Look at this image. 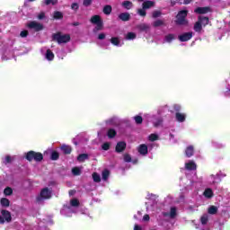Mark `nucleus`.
I'll use <instances>...</instances> for the list:
<instances>
[{
  "label": "nucleus",
  "instance_id": "f257e3e1",
  "mask_svg": "<svg viewBox=\"0 0 230 230\" xmlns=\"http://www.w3.org/2000/svg\"><path fill=\"white\" fill-rule=\"evenodd\" d=\"M53 42H58V44H67L71 40V35L62 34L61 31H58L52 34Z\"/></svg>",
  "mask_w": 230,
  "mask_h": 230
},
{
  "label": "nucleus",
  "instance_id": "f03ea898",
  "mask_svg": "<svg viewBox=\"0 0 230 230\" xmlns=\"http://www.w3.org/2000/svg\"><path fill=\"white\" fill-rule=\"evenodd\" d=\"M188 10H181L176 15L175 24L177 26H188Z\"/></svg>",
  "mask_w": 230,
  "mask_h": 230
},
{
  "label": "nucleus",
  "instance_id": "7ed1b4c3",
  "mask_svg": "<svg viewBox=\"0 0 230 230\" xmlns=\"http://www.w3.org/2000/svg\"><path fill=\"white\" fill-rule=\"evenodd\" d=\"M25 159L31 163V161H36V163H40L44 159V155L42 153L35 152V151H29L25 155Z\"/></svg>",
  "mask_w": 230,
  "mask_h": 230
},
{
  "label": "nucleus",
  "instance_id": "20e7f679",
  "mask_svg": "<svg viewBox=\"0 0 230 230\" xmlns=\"http://www.w3.org/2000/svg\"><path fill=\"white\" fill-rule=\"evenodd\" d=\"M52 190L48 187L43 188L40 193V196L37 197V201L40 202V200H49L52 197Z\"/></svg>",
  "mask_w": 230,
  "mask_h": 230
},
{
  "label": "nucleus",
  "instance_id": "39448f33",
  "mask_svg": "<svg viewBox=\"0 0 230 230\" xmlns=\"http://www.w3.org/2000/svg\"><path fill=\"white\" fill-rule=\"evenodd\" d=\"M90 22L96 25L95 30H97L98 31L103 30V20H102V16L97 14L92 16Z\"/></svg>",
  "mask_w": 230,
  "mask_h": 230
},
{
  "label": "nucleus",
  "instance_id": "423d86ee",
  "mask_svg": "<svg viewBox=\"0 0 230 230\" xmlns=\"http://www.w3.org/2000/svg\"><path fill=\"white\" fill-rule=\"evenodd\" d=\"M1 215H2V216H0V224L1 225L4 224L5 222H7V224H10V222H12V213H10V211L2 209Z\"/></svg>",
  "mask_w": 230,
  "mask_h": 230
},
{
  "label": "nucleus",
  "instance_id": "0eeeda50",
  "mask_svg": "<svg viewBox=\"0 0 230 230\" xmlns=\"http://www.w3.org/2000/svg\"><path fill=\"white\" fill-rule=\"evenodd\" d=\"M26 27L29 30H34V31H42L44 30V25L42 23H39L35 21L30 22L26 24Z\"/></svg>",
  "mask_w": 230,
  "mask_h": 230
},
{
  "label": "nucleus",
  "instance_id": "6e6552de",
  "mask_svg": "<svg viewBox=\"0 0 230 230\" xmlns=\"http://www.w3.org/2000/svg\"><path fill=\"white\" fill-rule=\"evenodd\" d=\"M192 38H193V32L189 31V32H185L179 35L178 40H180V42H188V40H191Z\"/></svg>",
  "mask_w": 230,
  "mask_h": 230
},
{
  "label": "nucleus",
  "instance_id": "1a4fd4ad",
  "mask_svg": "<svg viewBox=\"0 0 230 230\" xmlns=\"http://www.w3.org/2000/svg\"><path fill=\"white\" fill-rule=\"evenodd\" d=\"M126 149H127V142L119 141L116 145L115 152H117V154H121V152H125Z\"/></svg>",
  "mask_w": 230,
  "mask_h": 230
},
{
  "label": "nucleus",
  "instance_id": "9d476101",
  "mask_svg": "<svg viewBox=\"0 0 230 230\" xmlns=\"http://www.w3.org/2000/svg\"><path fill=\"white\" fill-rule=\"evenodd\" d=\"M195 13H198L199 15H204V13H209L211 12V7L205 6V7H197L194 10Z\"/></svg>",
  "mask_w": 230,
  "mask_h": 230
},
{
  "label": "nucleus",
  "instance_id": "9b49d317",
  "mask_svg": "<svg viewBox=\"0 0 230 230\" xmlns=\"http://www.w3.org/2000/svg\"><path fill=\"white\" fill-rule=\"evenodd\" d=\"M131 17H130V13H120L118 15V20L119 21H122L123 22H128V21H130Z\"/></svg>",
  "mask_w": 230,
  "mask_h": 230
},
{
  "label": "nucleus",
  "instance_id": "f8f14e48",
  "mask_svg": "<svg viewBox=\"0 0 230 230\" xmlns=\"http://www.w3.org/2000/svg\"><path fill=\"white\" fill-rule=\"evenodd\" d=\"M137 30H138V31H145V33H148L150 31V25L146 23H140L137 25Z\"/></svg>",
  "mask_w": 230,
  "mask_h": 230
},
{
  "label": "nucleus",
  "instance_id": "ddd939ff",
  "mask_svg": "<svg viewBox=\"0 0 230 230\" xmlns=\"http://www.w3.org/2000/svg\"><path fill=\"white\" fill-rule=\"evenodd\" d=\"M153 6H155V2L154 1L146 0L142 4V8H144V10H149V8H152Z\"/></svg>",
  "mask_w": 230,
  "mask_h": 230
},
{
  "label": "nucleus",
  "instance_id": "4468645a",
  "mask_svg": "<svg viewBox=\"0 0 230 230\" xmlns=\"http://www.w3.org/2000/svg\"><path fill=\"white\" fill-rule=\"evenodd\" d=\"M195 154V148L193 146H189L185 149V155L186 157H192V155Z\"/></svg>",
  "mask_w": 230,
  "mask_h": 230
},
{
  "label": "nucleus",
  "instance_id": "2eb2a0df",
  "mask_svg": "<svg viewBox=\"0 0 230 230\" xmlns=\"http://www.w3.org/2000/svg\"><path fill=\"white\" fill-rule=\"evenodd\" d=\"M138 152L141 155H146L148 154V146L142 144L138 146Z\"/></svg>",
  "mask_w": 230,
  "mask_h": 230
},
{
  "label": "nucleus",
  "instance_id": "dca6fc26",
  "mask_svg": "<svg viewBox=\"0 0 230 230\" xmlns=\"http://www.w3.org/2000/svg\"><path fill=\"white\" fill-rule=\"evenodd\" d=\"M198 21L202 26H208L209 24V17L208 16H199Z\"/></svg>",
  "mask_w": 230,
  "mask_h": 230
},
{
  "label": "nucleus",
  "instance_id": "f3484780",
  "mask_svg": "<svg viewBox=\"0 0 230 230\" xmlns=\"http://www.w3.org/2000/svg\"><path fill=\"white\" fill-rule=\"evenodd\" d=\"M175 118L176 120L179 121V123H184V121H186V114L176 112Z\"/></svg>",
  "mask_w": 230,
  "mask_h": 230
},
{
  "label": "nucleus",
  "instance_id": "a211bd4d",
  "mask_svg": "<svg viewBox=\"0 0 230 230\" xmlns=\"http://www.w3.org/2000/svg\"><path fill=\"white\" fill-rule=\"evenodd\" d=\"M61 150H62L63 154H65V155H69V154H71V152H73V148L70 146H66V145H63L61 146Z\"/></svg>",
  "mask_w": 230,
  "mask_h": 230
},
{
  "label": "nucleus",
  "instance_id": "6ab92c4d",
  "mask_svg": "<svg viewBox=\"0 0 230 230\" xmlns=\"http://www.w3.org/2000/svg\"><path fill=\"white\" fill-rule=\"evenodd\" d=\"M121 6L125 8V10H132V8H134V4L131 1H124L122 2Z\"/></svg>",
  "mask_w": 230,
  "mask_h": 230
},
{
  "label": "nucleus",
  "instance_id": "aec40b11",
  "mask_svg": "<svg viewBox=\"0 0 230 230\" xmlns=\"http://www.w3.org/2000/svg\"><path fill=\"white\" fill-rule=\"evenodd\" d=\"M186 170L193 171L197 170V164L193 161H190L189 163L185 164Z\"/></svg>",
  "mask_w": 230,
  "mask_h": 230
},
{
  "label": "nucleus",
  "instance_id": "412c9836",
  "mask_svg": "<svg viewBox=\"0 0 230 230\" xmlns=\"http://www.w3.org/2000/svg\"><path fill=\"white\" fill-rule=\"evenodd\" d=\"M176 37L175 34L173 33H169L167 35H165L164 37V41L167 42L168 44L173 42V40H175Z\"/></svg>",
  "mask_w": 230,
  "mask_h": 230
},
{
  "label": "nucleus",
  "instance_id": "4be33fe9",
  "mask_svg": "<svg viewBox=\"0 0 230 230\" xmlns=\"http://www.w3.org/2000/svg\"><path fill=\"white\" fill-rule=\"evenodd\" d=\"M194 31L200 33L202 31V23L198 20L194 24Z\"/></svg>",
  "mask_w": 230,
  "mask_h": 230
},
{
  "label": "nucleus",
  "instance_id": "5701e85b",
  "mask_svg": "<svg viewBox=\"0 0 230 230\" xmlns=\"http://www.w3.org/2000/svg\"><path fill=\"white\" fill-rule=\"evenodd\" d=\"M0 204L3 208H10V199L6 198H2L0 199Z\"/></svg>",
  "mask_w": 230,
  "mask_h": 230
},
{
  "label": "nucleus",
  "instance_id": "b1692460",
  "mask_svg": "<svg viewBox=\"0 0 230 230\" xmlns=\"http://www.w3.org/2000/svg\"><path fill=\"white\" fill-rule=\"evenodd\" d=\"M53 17H54V19H56V21H60V20L64 19V13H62V12H60V11H55Z\"/></svg>",
  "mask_w": 230,
  "mask_h": 230
},
{
  "label": "nucleus",
  "instance_id": "393cba45",
  "mask_svg": "<svg viewBox=\"0 0 230 230\" xmlns=\"http://www.w3.org/2000/svg\"><path fill=\"white\" fill-rule=\"evenodd\" d=\"M118 132L115 131L114 128L108 129L107 136L110 139H113V137H116Z\"/></svg>",
  "mask_w": 230,
  "mask_h": 230
},
{
  "label": "nucleus",
  "instance_id": "a878e982",
  "mask_svg": "<svg viewBox=\"0 0 230 230\" xmlns=\"http://www.w3.org/2000/svg\"><path fill=\"white\" fill-rule=\"evenodd\" d=\"M102 12L105 15H111L112 13V6L111 5H104Z\"/></svg>",
  "mask_w": 230,
  "mask_h": 230
},
{
  "label": "nucleus",
  "instance_id": "bb28decb",
  "mask_svg": "<svg viewBox=\"0 0 230 230\" xmlns=\"http://www.w3.org/2000/svg\"><path fill=\"white\" fill-rule=\"evenodd\" d=\"M110 42L113 45V46H119V44L121 43V41L119 40V37H112L110 40Z\"/></svg>",
  "mask_w": 230,
  "mask_h": 230
},
{
  "label": "nucleus",
  "instance_id": "cd10ccee",
  "mask_svg": "<svg viewBox=\"0 0 230 230\" xmlns=\"http://www.w3.org/2000/svg\"><path fill=\"white\" fill-rule=\"evenodd\" d=\"M46 58L47 60H49V61L55 58V54L53 53V51H51V49H47Z\"/></svg>",
  "mask_w": 230,
  "mask_h": 230
},
{
  "label": "nucleus",
  "instance_id": "c85d7f7f",
  "mask_svg": "<svg viewBox=\"0 0 230 230\" xmlns=\"http://www.w3.org/2000/svg\"><path fill=\"white\" fill-rule=\"evenodd\" d=\"M204 197H206L207 199H212L213 197V190L211 189H206L204 193H203Z\"/></svg>",
  "mask_w": 230,
  "mask_h": 230
},
{
  "label": "nucleus",
  "instance_id": "c756f323",
  "mask_svg": "<svg viewBox=\"0 0 230 230\" xmlns=\"http://www.w3.org/2000/svg\"><path fill=\"white\" fill-rule=\"evenodd\" d=\"M86 159H89V155L87 154H81L77 156V161H79V163H84Z\"/></svg>",
  "mask_w": 230,
  "mask_h": 230
},
{
  "label": "nucleus",
  "instance_id": "7c9ffc66",
  "mask_svg": "<svg viewBox=\"0 0 230 230\" xmlns=\"http://www.w3.org/2000/svg\"><path fill=\"white\" fill-rule=\"evenodd\" d=\"M59 158H60V154H58V152L57 151H52L50 155L51 161H58Z\"/></svg>",
  "mask_w": 230,
  "mask_h": 230
},
{
  "label": "nucleus",
  "instance_id": "2f4dec72",
  "mask_svg": "<svg viewBox=\"0 0 230 230\" xmlns=\"http://www.w3.org/2000/svg\"><path fill=\"white\" fill-rule=\"evenodd\" d=\"M4 194L5 195V197H10L11 195H13V190L12 189V187H6L4 190Z\"/></svg>",
  "mask_w": 230,
  "mask_h": 230
},
{
  "label": "nucleus",
  "instance_id": "473e14b6",
  "mask_svg": "<svg viewBox=\"0 0 230 230\" xmlns=\"http://www.w3.org/2000/svg\"><path fill=\"white\" fill-rule=\"evenodd\" d=\"M137 36L135 32H128L125 36L126 40H134Z\"/></svg>",
  "mask_w": 230,
  "mask_h": 230
},
{
  "label": "nucleus",
  "instance_id": "72a5a7b5",
  "mask_svg": "<svg viewBox=\"0 0 230 230\" xmlns=\"http://www.w3.org/2000/svg\"><path fill=\"white\" fill-rule=\"evenodd\" d=\"M208 214L209 215H217V213H218V208L215 207V206H210L208 208Z\"/></svg>",
  "mask_w": 230,
  "mask_h": 230
},
{
  "label": "nucleus",
  "instance_id": "f704fd0d",
  "mask_svg": "<svg viewBox=\"0 0 230 230\" xmlns=\"http://www.w3.org/2000/svg\"><path fill=\"white\" fill-rule=\"evenodd\" d=\"M154 28H159V26H164V22L163 20H156L153 22Z\"/></svg>",
  "mask_w": 230,
  "mask_h": 230
},
{
  "label": "nucleus",
  "instance_id": "c9c22d12",
  "mask_svg": "<svg viewBox=\"0 0 230 230\" xmlns=\"http://www.w3.org/2000/svg\"><path fill=\"white\" fill-rule=\"evenodd\" d=\"M169 217L170 218H175V217H177V208H175V207L171 208Z\"/></svg>",
  "mask_w": 230,
  "mask_h": 230
},
{
  "label": "nucleus",
  "instance_id": "e433bc0d",
  "mask_svg": "<svg viewBox=\"0 0 230 230\" xmlns=\"http://www.w3.org/2000/svg\"><path fill=\"white\" fill-rule=\"evenodd\" d=\"M93 182H101L102 181V177L100 176V174H98V172L93 173Z\"/></svg>",
  "mask_w": 230,
  "mask_h": 230
},
{
  "label": "nucleus",
  "instance_id": "4c0bfd02",
  "mask_svg": "<svg viewBox=\"0 0 230 230\" xmlns=\"http://www.w3.org/2000/svg\"><path fill=\"white\" fill-rule=\"evenodd\" d=\"M134 119L137 125H141L143 123V117H141L140 115L135 116Z\"/></svg>",
  "mask_w": 230,
  "mask_h": 230
},
{
  "label": "nucleus",
  "instance_id": "58836bf2",
  "mask_svg": "<svg viewBox=\"0 0 230 230\" xmlns=\"http://www.w3.org/2000/svg\"><path fill=\"white\" fill-rule=\"evenodd\" d=\"M109 175H111V172L109 170H104L102 172V181H107L109 179Z\"/></svg>",
  "mask_w": 230,
  "mask_h": 230
},
{
  "label": "nucleus",
  "instance_id": "ea45409f",
  "mask_svg": "<svg viewBox=\"0 0 230 230\" xmlns=\"http://www.w3.org/2000/svg\"><path fill=\"white\" fill-rule=\"evenodd\" d=\"M70 204L73 208H78V206H80V201L77 199H71Z\"/></svg>",
  "mask_w": 230,
  "mask_h": 230
},
{
  "label": "nucleus",
  "instance_id": "a19ab883",
  "mask_svg": "<svg viewBox=\"0 0 230 230\" xmlns=\"http://www.w3.org/2000/svg\"><path fill=\"white\" fill-rule=\"evenodd\" d=\"M208 220H209V218L208 217V215H203L200 217V222H201L202 226H206V224H208Z\"/></svg>",
  "mask_w": 230,
  "mask_h": 230
},
{
  "label": "nucleus",
  "instance_id": "79ce46f5",
  "mask_svg": "<svg viewBox=\"0 0 230 230\" xmlns=\"http://www.w3.org/2000/svg\"><path fill=\"white\" fill-rule=\"evenodd\" d=\"M137 13L140 15V17H146V9L143 7L142 9H137Z\"/></svg>",
  "mask_w": 230,
  "mask_h": 230
},
{
  "label": "nucleus",
  "instance_id": "37998d69",
  "mask_svg": "<svg viewBox=\"0 0 230 230\" xmlns=\"http://www.w3.org/2000/svg\"><path fill=\"white\" fill-rule=\"evenodd\" d=\"M57 3H58V1L57 0H45L44 2L46 6H49V4H52L54 6V4H57Z\"/></svg>",
  "mask_w": 230,
  "mask_h": 230
},
{
  "label": "nucleus",
  "instance_id": "c03bdc74",
  "mask_svg": "<svg viewBox=\"0 0 230 230\" xmlns=\"http://www.w3.org/2000/svg\"><path fill=\"white\" fill-rule=\"evenodd\" d=\"M148 139H149V141H152V142L157 141V139H159V136H157L155 134H151V135H149Z\"/></svg>",
  "mask_w": 230,
  "mask_h": 230
},
{
  "label": "nucleus",
  "instance_id": "a18cd8bd",
  "mask_svg": "<svg viewBox=\"0 0 230 230\" xmlns=\"http://www.w3.org/2000/svg\"><path fill=\"white\" fill-rule=\"evenodd\" d=\"M28 35H30V32H28L27 30L22 31L20 33V37H22V39H26Z\"/></svg>",
  "mask_w": 230,
  "mask_h": 230
},
{
  "label": "nucleus",
  "instance_id": "49530a36",
  "mask_svg": "<svg viewBox=\"0 0 230 230\" xmlns=\"http://www.w3.org/2000/svg\"><path fill=\"white\" fill-rule=\"evenodd\" d=\"M72 173H73V175H80V173H81L80 168H78V167H74V168L72 169Z\"/></svg>",
  "mask_w": 230,
  "mask_h": 230
},
{
  "label": "nucleus",
  "instance_id": "de8ad7c7",
  "mask_svg": "<svg viewBox=\"0 0 230 230\" xmlns=\"http://www.w3.org/2000/svg\"><path fill=\"white\" fill-rule=\"evenodd\" d=\"M102 150H105V151L110 150L111 149V144L108 143V142H105V143L102 144Z\"/></svg>",
  "mask_w": 230,
  "mask_h": 230
},
{
  "label": "nucleus",
  "instance_id": "09e8293b",
  "mask_svg": "<svg viewBox=\"0 0 230 230\" xmlns=\"http://www.w3.org/2000/svg\"><path fill=\"white\" fill-rule=\"evenodd\" d=\"M124 161H125V163H131L132 157L130 156V155H128V154L124 155Z\"/></svg>",
  "mask_w": 230,
  "mask_h": 230
},
{
  "label": "nucleus",
  "instance_id": "8fccbe9b",
  "mask_svg": "<svg viewBox=\"0 0 230 230\" xmlns=\"http://www.w3.org/2000/svg\"><path fill=\"white\" fill-rule=\"evenodd\" d=\"M3 163L4 164H10V163H12V156L6 155Z\"/></svg>",
  "mask_w": 230,
  "mask_h": 230
},
{
  "label": "nucleus",
  "instance_id": "3c124183",
  "mask_svg": "<svg viewBox=\"0 0 230 230\" xmlns=\"http://www.w3.org/2000/svg\"><path fill=\"white\" fill-rule=\"evenodd\" d=\"M153 19H157V17H161V11H155L152 14Z\"/></svg>",
  "mask_w": 230,
  "mask_h": 230
},
{
  "label": "nucleus",
  "instance_id": "603ef678",
  "mask_svg": "<svg viewBox=\"0 0 230 230\" xmlns=\"http://www.w3.org/2000/svg\"><path fill=\"white\" fill-rule=\"evenodd\" d=\"M78 8H80V5H78V3H73L71 4V9L74 10L75 12L78 11Z\"/></svg>",
  "mask_w": 230,
  "mask_h": 230
},
{
  "label": "nucleus",
  "instance_id": "864d4df0",
  "mask_svg": "<svg viewBox=\"0 0 230 230\" xmlns=\"http://www.w3.org/2000/svg\"><path fill=\"white\" fill-rule=\"evenodd\" d=\"M83 4L84 6H91V4H93V0H84Z\"/></svg>",
  "mask_w": 230,
  "mask_h": 230
},
{
  "label": "nucleus",
  "instance_id": "5fc2aeb1",
  "mask_svg": "<svg viewBox=\"0 0 230 230\" xmlns=\"http://www.w3.org/2000/svg\"><path fill=\"white\" fill-rule=\"evenodd\" d=\"M177 3H180V4H182V2H181V0H171L172 6H175V4H177Z\"/></svg>",
  "mask_w": 230,
  "mask_h": 230
},
{
  "label": "nucleus",
  "instance_id": "6e6d98bb",
  "mask_svg": "<svg viewBox=\"0 0 230 230\" xmlns=\"http://www.w3.org/2000/svg\"><path fill=\"white\" fill-rule=\"evenodd\" d=\"M173 110H174L176 112H181V105H179V104H174V105H173Z\"/></svg>",
  "mask_w": 230,
  "mask_h": 230
},
{
  "label": "nucleus",
  "instance_id": "4d7b16f0",
  "mask_svg": "<svg viewBox=\"0 0 230 230\" xmlns=\"http://www.w3.org/2000/svg\"><path fill=\"white\" fill-rule=\"evenodd\" d=\"M46 18V13H44V12L40 13L39 15H38V19L40 21H42V19H45Z\"/></svg>",
  "mask_w": 230,
  "mask_h": 230
},
{
  "label": "nucleus",
  "instance_id": "13d9d810",
  "mask_svg": "<svg viewBox=\"0 0 230 230\" xmlns=\"http://www.w3.org/2000/svg\"><path fill=\"white\" fill-rule=\"evenodd\" d=\"M143 220H144V222H149L150 221V216L148 214L144 215Z\"/></svg>",
  "mask_w": 230,
  "mask_h": 230
},
{
  "label": "nucleus",
  "instance_id": "bf43d9fd",
  "mask_svg": "<svg viewBox=\"0 0 230 230\" xmlns=\"http://www.w3.org/2000/svg\"><path fill=\"white\" fill-rule=\"evenodd\" d=\"M98 39H99V40H103V39H105V33H100L98 35Z\"/></svg>",
  "mask_w": 230,
  "mask_h": 230
},
{
  "label": "nucleus",
  "instance_id": "052dcab7",
  "mask_svg": "<svg viewBox=\"0 0 230 230\" xmlns=\"http://www.w3.org/2000/svg\"><path fill=\"white\" fill-rule=\"evenodd\" d=\"M76 193V190H70L69 191H68V195L70 196V197H73V195H75Z\"/></svg>",
  "mask_w": 230,
  "mask_h": 230
},
{
  "label": "nucleus",
  "instance_id": "680f3d73",
  "mask_svg": "<svg viewBox=\"0 0 230 230\" xmlns=\"http://www.w3.org/2000/svg\"><path fill=\"white\" fill-rule=\"evenodd\" d=\"M134 230H142V228L139 225H135L134 226Z\"/></svg>",
  "mask_w": 230,
  "mask_h": 230
},
{
  "label": "nucleus",
  "instance_id": "e2e57ef3",
  "mask_svg": "<svg viewBox=\"0 0 230 230\" xmlns=\"http://www.w3.org/2000/svg\"><path fill=\"white\" fill-rule=\"evenodd\" d=\"M192 0H183V4H190Z\"/></svg>",
  "mask_w": 230,
  "mask_h": 230
},
{
  "label": "nucleus",
  "instance_id": "0e129e2a",
  "mask_svg": "<svg viewBox=\"0 0 230 230\" xmlns=\"http://www.w3.org/2000/svg\"><path fill=\"white\" fill-rule=\"evenodd\" d=\"M72 26H80V22H75L74 23H72Z\"/></svg>",
  "mask_w": 230,
  "mask_h": 230
},
{
  "label": "nucleus",
  "instance_id": "69168bd1",
  "mask_svg": "<svg viewBox=\"0 0 230 230\" xmlns=\"http://www.w3.org/2000/svg\"><path fill=\"white\" fill-rule=\"evenodd\" d=\"M27 3H33L35 0H26Z\"/></svg>",
  "mask_w": 230,
  "mask_h": 230
},
{
  "label": "nucleus",
  "instance_id": "338daca9",
  "mask_svg": "<svg viewBox=\"0 0 230 230\" xmlns=\"http://www.w3.org/2000/svg\"><path fill=\"white\" fill-rule=\"evenodd\" d=\"M164 217H168V213H164Z\"/></svg>",
  "mask_w": 230,
  "mask_h": 230
},
{
  "label": "nucleus",
  "instance_id": "774afa93",
  "mask_svg": "<svg viewBox=\"0 0 230 230\" xmlns=\"http://www.w3.org/2000/svg\"><path fill=\"white\" fill-rule=\"evenodd\" d=\"M224 147V146H222V145H219V148H223Z\"/></svg>",
  "mask_w": 230,
  "mask_h": 230
}]
</instances>
